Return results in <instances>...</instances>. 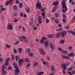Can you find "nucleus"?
I'll return each mask as SVG.
<instances>
[{
	"mask_svg": "<svg viewBox=\"0 0 75 75\" xmlns=\"http://www.w3.org/2000/svg\"><path fill=\"white\" fill-rule=\"evenodd\" d=\"M33 20H34V19L32 18L30 19V25H32V24L34 23V22H33Z\"/></svg>",
	"mask_w": 75,
	"mask_h": 75,
	"instance_id": "15",
	"label": "nucleus"
},
{
	"mask_svg": "<svg viewBox=\"0 0 75 75\" xmlns=\"http://www.w3.org/2000/svg\"><path fill=\"white\" fill-rule=\"evenodd\" d=\"M23 6V4L21 3H20L19 5V7L20 8H22Z\"/></svg>",
	"mask_w": 75,
	"mask_h": 75,
	"instance_id": "19",
	"label": "nucleus"
},
{
	"mask_svg": "<svg viewBox=\"0 0 75 75\" xmlns=\"http://www.w3.org/2000/svg\"><path fill=\"white\" fill-rule=\"evenodd\" d=\"M58 49L59 51H62V52H63V50L62 49H61V48L60 47H59L58 48Z\"/></svg>",
	"mask_w": 75,
	"mask_h": 75,
	"instance_id": "37",
	"label": "nucleus"
},
{
	"mask_svg": "<svg viewBox=\"0 0 75 75\" xmlns=\"http://www.w3.org/2000/svg\"><path fill=\"white\" fill-rule=\"evenodd\" d=\"M62 3L63 5V7L64 6V7L67 6L65 5V1H64L63 0L62 1Z\"/></svg>",
	"mask_w": 75,
	"mask_h": 75,
	"instance_id": "16",
	"label": "nucleus"
},
{
	"mask_svg": "<svg viewBox=\"0 0 75 75\" xmlns=\"http://www.w3.org/2000/svg\"><path fill=\"white\" fill-rule=\"evenodd\" d=\"M62 30V28L56 29V31H61Z\"/></svg>",
	"mask_w": 75,
	"mask_h": 75,
	"instance_id": "52",
	"label": "nucleus"
},
{
	"mask_svg": "<svg viewBox=\"0 0 75 75\" xmlns=\"http://www.w3.org/2000/svg\"><path fill=\"white\" fill-rule=\"evenodd\" d=\"M55 23H57V24H58L59 23V22L58 21V19H56L55 20Z\"/></svg>",
	"mask_w": 75,
	"mask_h": 75,
	"instance_id": "41",
	"label": "nucleus"
},
{
	"mask_svg": "<svg viewBox=\"0 0 75 75\" xmlns=\"http://www.w3.org/2000/svg\"><path fill=\"white\" fill-rule=\"evenodd\" d=\"M2 75H5V74H6V71L4 70V69H2Z\"/></svg>",
	"mask_w": 75,
	"mask_h": 75,
	"instance_id": "18",
	"label": "nucleus"
},
{
	"mask_svg": "<svg viewBox=\"0 0 75 75\" xmlns=\"http://www.w3.org/2000/svg\"><path fill=\"white\" fill-rule=\"evenodd\" d=\"M61 66L62 67V68H64V69H67V67H66L65 64H62Z\"/></svg>",
	"mask_w": 75,
	"mask_h": 75,
	"instance_id": "24",
	"label": "nucleus"
},
{
	"mask_svg": "<svg viewBox=\"0 0 75 75\" xmlns=\"http://www.w3.org/2000/svg\"><path fill=\"white\" fill-rule=\"evenodd\" d=\"M43 64L44 65H46L47 64H49V62H45V61H44L43 62Z\"/></svg>",
	"mask_w": 75,
	"mask_h": 75,
	"instance_id": "28",
	"label": "nucleus"
},
{
	"mask_svg": "<svg viewBox=\"0 0 75 75\" xmlns=\"http://www.w3.org/2000/svg\"><path fill=\"white\" fill-rule=\"evenodd\" d=\"M25 61L27 62H30V60L28 59V58H26L25 59Z\"/></svg>",
	"mask_w": 75,
	"mask_h": 75,
	"instance_id": "39",
	"label": "nucleus"
},
{
	"mask_svg": "<svg viewBox=\"0 0 75 75\" xmlns=\"http://www.w3.org/2000/svg\"><path fill=\"white\" fill-rule=\"evenodd\" d=\"M42 40H45L46 39H47V38L45 37H43L42 38Z\"/></svg>",
	"mask_w": 75,
	"mask_h": 75,
	"instance_id": "50",
	"label": "nucleus"
},
{
	"mask_svg": "<svg viewBox=\"0 0 75 75\" xmlns=\"http://www.w3.org/2000/svg\"><path fill=\"white\" fill-rule=\"evenodd\" d=\"M41 18L40 17H39L38 19V23H40V24H41L42 23V21H41Z\"/></svg>",
	"mask_w": 75,
	"mask_h": 75,
	"instance_id": "23",
	"label": "nucleus"
},
{
	"mask_svg": "<svg viewBox=\"0 0 75 75\" xmlns=\"http://www.w3.org/2000/svg\"><path fill=\"white\" fill-rule=\"evenodd\" d=\"M37 8H38L39 9H41L42 8V6H41V4L40 2L39 3H37L36 4Z\"/></svg>",
	"mask_w": 75,
	"mask_h": 75,
	"instance_id": "4",
	"label": "nucleus"
},
{
	"mask_svg": "<svg viewBox=\"0 0 75 75\" xmlns=\"http://www.w3.org/2000/svg\"><path fill=\"white\" fill-rule=\"evenodd\" d=\"M10 60L9 58H7L6 60V61L5 62V65L6 66H8V65H9V64L8 62Z\"/></svg>",
	"mask_w": 75,
	"mask_h": 75,
	"instance_id": "3",
	"label": "nucleus"
},
{
	"mask_svg": "<svg viewBox=\"0 0 75 75\" xmlns=\"http://www.w3.org/2000/svg\"><path fill=\"white\" fill-rule=\"evenodd\" d=\"M73 67H71L68 69V71H72V70Z\"/></svg>",
	"mask_w": 75,
	"mask_h": 75,
	"instance_id": "42",
	"label": "nucleus"
},
{
	"mask_svg": "<svg viewBox=\"0 0 75 75\" xmlns=\"http://www.w3.org/2000/svg\"><path fill=\"white\" fill-rule=\"evenodd\" d=\"M62 52L63 53H64L66 54H68V52H67L66 51H65V50L63 51Z\"/></svg>",
	"mask_w": 75,
	"mask_h": 75,
	"instance_id": "44",
	"label": "nucleus"
},
{
	"mask_svg": "<svg viewBox=\"0 0 75 75\" xmlns=\"http://www.w3.org/2000/svg\"><path fill=\"white\" fill-rule=\"evenodd\" d=\"M40 54L42 55L45 54L46 53L44 51V50H43L42 49L40 50Z\"/></svg>",
	"mask_w": 75,
	"mask_h": 75,
	"instance_id": "5",
	"label": "nucleus"
},
{
	"mask_svg": "<svg viewBox=\"0 0 75 75\" xmlns=\"http://www.w3.org/2000/svg\"><path fill=\"white\" fill-rule=\"evenodd\" d=\"M23 62V59H19L18 63L19 64H21Z\"/></svg>",
	"mask_w": 75,
	"mask_h": 75,
	"instance_id": "9",
	"label": "nucleus"
},
{
	"mask_svg": "<svg viewBox=\"0 0 75 75\" xmlns=\"http://www.w3.org/2000/svg\"><path fill=\"white\" fill-rule=\"evenodd\" d=\"M22 38H23V39H24V40H26V38L25 37V36L24 35H23L22 36Z\"/></svg>",
	"mask_w": 75,
	"mask_h": 75,
	"instance_id": "58",
	"label": "nucleus"
},
{
	"mask_svg": "<svg viewBox=\"0 0 75 75\" xmlns=\"http://www.w3.org/2000/svg\"><path fill=\"white\" fill-rule=\"evenodd\" d=\"M65 66L67 67V66H69V64L68 63H66L64 64Z\"/></svg>",
	"mask_w": 75,
	"mask_h": 75,
	"instance_id": "61",
	"label": "nucleus"
},
{
	"mask_svg": "<svg viewBox=\"0 0 75 75\" xmlns=\"http://www.w3.org/2000/svg\"><path fill=\"white\" fill-rule=\"evenodd\" d=\"M13 51L14 53H16V54H17V50L16 48L14 49L13 50Z\"/></svg>",
	"mask_w": 75,
	"mask_h": 75,
	"instance_id": "34",
	"label": "nucleus"
},
{
	"mask_svg": "<svg viewBox=\"0 0 75 75\" xmlns=\"http://www.w3.org/2000/svg\"><path fill=\"white\" fill-rule=\"evenodd\" d=\"M20 69H19V68H18V67L16 68V69H15V71H16L17 72H20V71L19 70Z\"/></svg>",
	"mask_w": 75,
	"mask_h": 75,
	"instance_id": "30",
	"label": "nucleus"
},
{
	"mask_svg": "<svg viewBox=\"0 0 75 75\" xmlns=\"http://www.w3.org/2000/svg\"><path fill=\"white\" fill-rule=\"evenodd\" d=\"M22 52V49L21 48L18 49V52H19V53H20V54H21Z\"/></svg>",
	"mask_w": 75,
	"mask_h": 75,
	"instance_id": "26",
	"label": "nucleus"
},
{
	"mask_svg": "<svg viewBox=\"0 0 75 75\" xmlns=\"http://www.w3.org/2000/svg\"><path fill=\"white\" fill-rule=\"evenodd\" d=\"M38 63L37 62H35L33 64V67H35L38 66Z\"/></svg>",
	"mask_w": 75,
	"mask_h": 75,
	"instance_id": "20",
	"label": "nucleus"
},
{
	"mask_svg": "<svg viewBox=\"0 0 75 75\" xmlns=\"http://www.w3.org/2000/svg\"><path fill=\"white\" fill-rule=\"evenodd\" d=\"M20 73V71H14V74L15 75H18V74Z\"/></svg>",
	"mask_w": 75,
	"mask_h": 75,
	"instance_id": "29",
	"label": "nucleus"
},
{
	"mask_svg": "<svg viewBox=\"0 0 75 75\" xmlns=\"http://www.w3.org/2000/svg\"><path fill=\"white\" fill-rule=\"evenodd\" d=\"M13 66L15 68H17V64L16 63H13Z\"/></svg>",
	"mask_w": 75,
	"mask_h": 75,
	"instance_id": "27",
	"label": "nucleus"
},
{
	"mask_svg": "<svg viewBox=\"0 0 75 75\" xmlns=\"http://www.w3.org/2000/svg\"><path fill=\"white\" fill-rule=\"evenodd\" d=\"M18 44H19V41H16L15 43H14V45H17Z\"/></svg>",
	"mask_w": 75,
	"mask_h": 75,
	"instance_id": "40",
	"label": "nucleus"
},
{
	"mask_svg": "<svg viewBox=\"0 0 75 75\" xmlns=\"http://www.w3.org/2000/svg\"><path fill=\"white\" fill-rule=\"evenodd\" d=\"M5 69V65H3V66L2 67V70H3V69Z\"/></svg>",
	"mask_w": 75,
	"mask_h": 75,
	"instance_id": "45",
	"label": "nucleus"
},
{
	"mask_svg": "<svg viewBox=\"0 0 75 75\" xmlns=\"http://www.w3.org/2000/svg\"><path fill=\"white\" fill-rule=\"evenodd\" d=\"M11 59L12 60H14V59H15V57L14 56V55H12Z\"/></svg>",
	"mask_w": 75,
	"mask_h": 75,
	"instance_id": "33",
	"label": "nucleus"
},
{
	"mask_svg": "<svg viewBox=\"0 0 75 75\" xmlns=\"http://www.w3.org/2000/svg\"><path fill=\"white\" fill-rule=\"evenodd\" d=\"M67 34V31H63L61 35L62 37L63 38H64L65 35H66Z\"/></svg>",
	"mask_w": 75,
	"mask_h": 75,
	"instance_id": "6",
	"label": "nucleus"
},
{
	"mask_svg": "<svg viewBox=\"0 0 75 75\" xmlns=\"http://www.w3.org/2000/svg\"><path fill=\"white\" fill-rule=\"evenodd\" d=\"M39 73H40V75H42V74H43L44 73L43 71L42 72L40 71V72H39Z\"/></svg>",
	"mask_w": 75,
	"mask_h": 75,
	"instance_id": "64",
	"label": "nucleus"
},
{
	"mask_svg": "<svg viewBox=\"0 0 75 75\" xmlns=\"http://www.w3.org/2000/svg\"><path fill=\"white\" fill-rule=\"evenodd\" d=\"M14 10L16 11L18 9V6H16V5H14L13 6Z\"/></svg>",
	"mask_w": 75,
	"mask_h": 75,
	"instance_id": "12",
	"label": "nucleus"
},
{
	"mask_svg": "<svg viewBox=\"0 0 75 75\" xmlns=\"http://www.w3.org/2000/svg\"><path fill=\"white\" fill-rule=\"evenodd\" d=\"M55 9L53 8L52 9V10L51 11V12H52V13H54V12H55Z\"/></svg>",
	"mask_w": 75,
	"mask_h": 75,
	"instance_id": "48",
	"label": "nucleus"
},
{
	"mask_svg": "<svg viewBox=\"0 0 75 75\" xmlns=\"http://www.w3.org/2000/svg\"><path fill=\"white\" fill-rule=\"evenodd\" d=\"M50 47H51V48H54V45H53V44H52L51 43L50 44Z\"/></svg>",
	"mask_w": 75,
	"mask_h": 75,
	"instance_id": "47",
	"label": "nucleus"
},
{
	"mask_svg": "<svg viewBox=\"0 0 75 75\" xmlns=\"http://www.w3.org/2000/svg\"><path fill=\"white\" fill-rule=\"evenodd\" d=\"M23 32H25V28L24 26H23Z\"/></svg>",
	"mask_w": 75,
	"mask_h": 75,
	"instance_id": "43",
	"label": "nucleus"
},
{
	"mask_svg": "<svg viewBox=\"0 0 75 75\" xmlns=\"http://www.w3.org/2000/svg\"><path fill=\"white\" fill-rule=\"evenodd\" d=\"M28 55L29 56H31V57H34V53H32V52H31L28 53Z\"/></svg>",
	"mask_w": 75,
	"mask_h": 75,
	"instance_id": "11",
	"label": "nucleus"
},
{
	"mask_svg": "<svg viewBox=\"0 0 75 75\" xmlns=\"http://www.w3.org/2000/svg\"><path fill=\"white\" fill-rule=\"evenodd\" d=\"M58 14L57 13H55V17L56 18L58 17Z\"/></svg>",
	"mask_w": 75,
	"mask_h": 75,
	"instance_id": "57",
	"label": "nucleus"
},
{
	"mask_svg": "<svg viewBox=\"0 0 75 75\" xmlns=\"http://www.w3.org/2000/svg\"><path fill=\"white\" fill-rule=\"evenodd\" d=\"M15 60L16 61H18V59H20V57L18 55H16L15 56Z\"/></svg>",
	"mask_w": 75,
	"mask_h": 75,
	"instance_id": "14",
	"label": "nucleus"
},
{
	"mask_svg": "<svg viewBox=\"0 0 75 75\" xmlns=\"http://www.w3.org/2000/svg\"><path fill=\"white\" fill-rule=\"evenodd\" d=\"M65 40H60L59 43L60 44H64V42H65Z\"/></svg>",
	"mask_w": 75,
	"mask_h": 75,
	"instance_id": "17",
	"label": "nucleus"
},
{
	"mask_svg": "<svg viewBox=\"0 0 75 75\" xmlns=\"http://www.w3.org/2000/svg\"><path fill=\"white\" fill-rule=\"evenodd\" d=\"M67 31L69 33H70V34H71L72 32V31H71L69 30H68Z\"/></svg>",
	"mask_w": 75,
	"mask_h": 75,
	"instance_id": "59",
	"label": "nucleus"
},
{
	"mask_svg": "<svg viewBox=\"0 0 75 75\" xmlns=\"http://www.w3.org/2000/svg\"><path fill=\"white\" fill-rule=\"evenodd\" d=\"M10 3V1H6L5 3V5H6V6H8V4Z\"/></svg>",
	"mask_w": 75,
	"mask_h": 75,
	"instance_id": "36",
	"label": "nucleus"
},
{
	"mask_svg": "<svg viewBox=\"0 0 75 75\" xmlns=\"http://www.w3.org/2000/svg\"><path fill=\"white\" fill-rule=\"evenodd\" d=\"M62 57L63 58V59H69V57L63 55H62Z\"/></svg>",
	"mask_w": 75,
	"mask_h": 75,
	"instance_id": "8",
	"label": "nucleus"
},
{
	"mask_svg": "<svg viewBox=\"0 0 75 75\" xmlns=\"http://www.w3.org/2000/svg\"><path fill=\"white\" fill-rule=\"evenodd\" d=\"M62 16L63 17H64V18H67L66 16H65V15L64 14H63L62 15Z\"/></svg>",
	"mask_w": 75,
	"mask_h": 75,
	"instance_id": "54",
	"label": "nucleus"
},
{
	"mask_svg": "<svg viewBox=\"0 0 75 75\" xmlns=\"http://www.w3.org/2000/svg\"><path fill=\"white\" fill-rule=\"evenodd\" d=\"M72 46H70V47H68V49L69 50H70L72 49Z\"/></svg>",
	"mask_w": 75,
	"mask_h": 75,
	"instance_id": "63",
	"label": "nucleus"
},
{
	"mask_svg": "<svg viewBox=\"0 0 75 75\" xmlns=\"http://www.w3.org/2000/svg\"><path fill=\"white\" fill-rule=\"evenodd\" d=\"M41 11L42 12H44V11H45V9H44V8H42L41 9Z\"/></svg>",
	"mask_w": 75,
	"mask_h": 75,
	"instance_id": "60",
	"label": "nucleus"
},
{
	"mask_svg": "<svg viewBox=\"0 0 75 75\" xmlns=\"http://www.w3.org/2000/svg\"><path fill=\"white\" fill-rule=\"evenodd\" d=\"M56 37L57 38H59V35L58 34H57L56 36Z\"/></svg>",
	"mask_w": 75,
	"mask_h": 75,
	"instance_id": "53",
	"label": "nucleus"
},
{
	"mask_svg": "<svg viewBox=\"0 0 75 75\" xmlns=\"http://www.w3.org/2000/svg\"><path fill=\"white\" fill-rule=\"evenodd\" d=\"M51 69L52 71H55V68H54V66H52L51 68Z\"/></svg>",
	"mask_w": 75,
	"mask_h": 75,
	"instance_id": "21",
	"label": "nucleus"
},
{
	"mask_svg": "<svg viewBox=\"0 0 75 75\" xmlns=\"http://www.w3.org/2000/svg\"><path fill=\"white\" fill-rule=\"evenodd\" d=\"M6 10V8H2L0 9L1 11H4Z\"/></svg>",
	"mask_w": 75,
	"mask_h": 75,
	"instance_id": "62",
	"label": "nucleus"
},
{
	"mask_svg": "<svg viewBox=\"0 0 75 75\" xmlns=\"http://www.w3.org/2000/svg\"><path fill=\"white\" fill-rule=\"evenodd\" d=\"M62 10V11L63 13H66V12L67 11V10H68L67 9V7L64 6Z\"/></svg>",
	"mask_w": 75,
	"mask_h": 75,
	"instance_id": "2",
	"label": "nucleus"
},
{
	"mask_svg": "<svg viewBox=\"0 0 75 75\" xmlns=\"http://www.w3.org/2000/svg\"><path fill=\"white\" fill-rule=\"evenodd\" d=\"M41 14L42 15V16H43V17L45 18V12H44L42 13Z\"/></svg>",
	"mask_w": 75,
	"mask_h": 75,
	"instance_id": "32",
	"label": "nucleus"
},
{
	"mask_svg": "<svg viewBox=\"0 0 75 75\" xmlns=\"http://www.w3.org/2000/svg\"><path fill=\"white\" fill-rule=\"evenodd\" d=\"M50 20H48V19H46V23H49V22H50Z\"/></svg>",
	"mask_w": 75,
	"mask_h": 75,
	"instance_id": "46",
	"label": "nucleus"
},
{
	"mask_svg": "<svg viewBox=\"0 0 75 75\" xmlns=\"http://www.w3.org/2000/svg\"><path fill=\"white\" fill-rule=\"evenodd\" d=\"M30 65L31 64H28L25 67L26 68H29V67Z\"/></svg>",
	"mask_w": 75,
	"mask_h": 75,
	"instance_id": "38",
	"label": "nucleus"
},
{
	"mask_svg": "<svg viewBox=\"0 0 75 75\" xmlns=\"http://www.w3.org/2000/svg\"><path fill=\"white\" fill-rule=\"evenodd\" d=\"M62 21L63 22V23H66V22H67L66 21V19H65V18H64V19H62Z\"/></svg>",
	"mask_w": 75,
	"mask_h": 75,
	"instance_id": "49",
	"label": "nucleus"
},
{
	"mask_svg": "<svg viewBox=\"0 0 75 75\" xmlns=\"http://www.w3.org/2000/svg\"><path fill=\"white\" fill-rule=\"evenodd\" d=\"M11 46L10 45H8V44H6V48H10V47H11Z\"/></svg>",
	"mask_w": 75,
	"mask_h": 75,
	"instance_id": "35",
	"label": "nucleus"
},
{
	"mask_svg": "<svg viewBox=\"0 0 75 75\" xmlns=\"http://www.w3.org/2000/svg\"><path fill=\"white\" fill-rule=\"evenodd\" d=\"M40 42L41 44H43L45 42V41L41 39L40 40Z\"/></svg>",
	"mask_w": 75,
	"mask_h": 75,
	"instance_id": "31",
	"label": "nucleus"
},
{
	"mask_svg": "<svg viewBox=\"0 0 75 75\" xmlns=\"http://www.w3.org/2000/svg\"><path fill=\"white\" fill-rule=\"evenodd\" d=\"M26 12H28V13H30V9L29 8H26Z\"/></svg>",
	"mask_w": 75,
	"mask_h": 75,
	"instance_id": "22",
	"label": "nucleus"
},
{
	"mask_svg": "<svg viewBox=\"0 0 75 75\" xmlns=\"http://www.w3.org/2000/svg\"><path fill=\"white\" fill-rule=\"evenodd\" d=\"M65 28L66 29H69V26L67 25L66 27H65Z\"/></svg>",
	"mask_w": 75,
	"mask_h": 75,
	"instance_id": "51",
	"label": "nucleus"
},
{
	"mask_svg": "<svg viewBox=\"0 0 75 75\" xmlns=\"http://www.w3.org/2000/svg\"><path fill=\"white\" fill-rule=\"evenodd\" d=\"M67 55L69 57H72V56L75 57V54H74V52L69 53Z\"/></svg>",
	"mask_w": 75,
	"mask_h": 75,
	"instance_id": "7",
	"label": "nucleus"
},
{
	"mask_svg": "<svg viewBox=\"0 0 75 75\" xmlns=\"http://www.w3.org/2000/svg\"><path fill=\"white\" fill-rule=\"evenodd\" d=\"M31 49H29V48H28L26 49V51L27 52V53H29V52H31Z\"/></svg>",
	"mask_w": 75,
	"mask_h": 75,
	"instance_id": "25",
	"label": "nucleus"
},
{
	"mask_svg": "<svg viewBox=\"0 0 75 75\" xmlns=\"http://www.w3.org/2000/svg\"><path fill=\"white\" fill-rule=\"evenodd\" d=\"M48 38H52L54 37V35L52 34H48L47 35Z\"/></svg>",
	"mask_w": 75,
	"mask_h": 75,
	"instance_id": "13",
	"label": "nucleus"
},
{
	"mask_svg": "<svg viewBox=\"0 0 75 75\" xmlns=\"http://www.w3.org/2000/svg\"><path fill=\"white\" fill-rule=\"evenodd\" d=\"M19 3H20V1L19 0H16L15 3L16 4H19Z\"/></svg>",
	"mask_w": 75,
	"mask_h": 75,
	"instance_id": "56",
	"label": "nucleus"
},
{
	"mask_svg": "<svg viewBox=\"0 0 75 75\" xmlns=\"http://www.w3.org/2000/svg\"><path fill=\"white\" fill-rule=\"evenodd\" d=\"M71 34L73 35H74L75 36V32L73 31H72V32H71Z\"/></svg>",
	"mask_w": 75,
	"mask_h": 75,
	"instance_id": "55",
	"label": "nucleus"
},
{
	"mask_svg": "<svg viewBox=\"0 0 75 75\" xmlns=\"http://www.w3.org/2000/svg\"><path fill=\"white\" fill-rule=\"evenodd\" d=\"M49 43L47 41H46L45 43L44 46L45 48H47L48 46Z\"/></svg>",
	"mask_w": 75,
	"mask_h": 75,
	"instance_id": "10",
	"label": "nucleus"
},
{
	"mask_svg": "<svg viewBox=\"0 0 75 75\" xmlns=\"http://www.w3.org/2000/svg\"><path fill=\"white\" fill-rule=\"evenodd\" d=\"M13 26L11 25V24L8 23V26L7 27V30H13Z\"/></svg>",
	"mask_w": 75,
	"mask_h": 75,
	"instance_id": "1",
	"label": "nucleus"
}]
</instances>
